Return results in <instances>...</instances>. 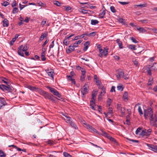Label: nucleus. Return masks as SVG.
<instances>
[{"mask_svg":"<svg viewBox=\"0 0 157 157\" xmlns=\"http://www.w3.org/2000/svg\"><path fill=\"white\" fill-rule=\"evenodd\" d=\"M50 94L46 92L43 96L45 98H48V96Z\"/></svg>","mask_w":157,"mask_h":157,"instance_id":"6e6d98bb","label":"nucleus"},{"mask_svg":"<svg viewBox=\"0 0 157 157\" xmlns=\"http://www.w3.org/2000/svg\"><path fill=\"white\" fill-rule=\"evenodd\" d=\"M98 23L99 21L97 20L92 19L91 20V24L93 25H95Z\"/></svg>","mask_w":157,"mask_h":157,"instance_id":"393cba45","label":"nucleus"},{"mask_svg":"<svg viewBox=\"0 0 157 157\" xmlns=\"http://www.w3.org/2000/svg\"><path fill=\"white\" fill-rule=\"evenodd\" d=\"M6 86H5L4 85H0V88L3 91H5V87Z\"/></svg>","mask_w":157,"mask_h":157,"instance_id":"37998d69","label":"nucleus"},{"mask_svg":"<svg viewBox=\"0 0 157 157\" xmlns=\"http://www.w3.org/2000/svg\"><path fill=\"white\" fill-rule=\"evenodd\" d=\"M47 74L48 76L51 78L53 80L54 79V77L55 75V73L54 70L52 71H51L50 72H48V73Z\"/></svg>","mask_w":157,"mask_h":157,"instance_id":"4468645a","label":"nucleus"},{"mask_svg":"<svg viewBox=\"0 0 157 157\" xmlns=\"http://www.w3.org/2000/svg\"><path fill=\"white\" fill-rule=\"evenodd\" d=\"M151 30L153 31L154 33L156 34V35L157 36V29L155 28H153L151 29Z\"/></svg>","mask_w":157,"mask_h":157,"instance_id":"e2e57ef3","label":"nucleus"},{"mask_svg":"<svg viewBox=\"0 0 157 157\" xmlns=\"http://www.w3.org/2000/svg\"><path fill=\"white\" fill-rule=\"evenodd\" d=\"M64 7L66 11H69L71 9V8L69 6H65Z\"/></svg>","mask_w":157,"mask_h":157,"instance_id":"052dcab7","label":"nucleus"},{"mask_svg":"<svg viewBox=\"0 0 157 157\" xmlns=\"http://www.w3.org/2000/svg\"><path fill=\"white\" fill-rule=\"evenodd\" d=\"M7 103L4 99L2 97H0V109L6 105Z\"/></svg>","mask_w":157,"mask_h":157,"instance_id":"39448f33","label":"nucleus"},{"mask_svg":"<svg viewBox=\"0 0 157 157\" xmlns=\"http://www.w3.org/2000/svg\"><path fill=\"white\" fill-rule=\"evenodd\" d=\"M147 146L149 149L155 152H157V146L152 144H147Z\"/></svg>","mask_w":157,"mask_h":157,"instance_id":"423d86ee","label":"nucleus"},{"mask_svg":"<svg viewBox=\"0 0 157 157\" xmlns=\"http://www.w3.org/2000/svg\"><path fill=\"white\" fill-rule=\"evenodd\" d=\"M115 86H112L111 89V90H110V92H115Z\"/></svg>","mask_w":157,"mask_h":157,"instance_id":"69168bd1","label":"nucleus"},{"mask_svg":"<svg viewBox=\"0 0 157 157\" xmlns=\"http://www.w3.org/2000/svg\"><path fill=\"white\" fill-rule=\"evenodd\" d=\"M117 88V90H118L122 91L124 89L123 85L118 86Z\"/></svg>","mask_w":157,"mask_h":157,"instance_id":"72a5a7b5","label":"nucleus"},{"mask_svg":"<svg viewBox=\"0 0 157 157\" xmlns=\"http://www.w3.org/2000/svg\"><path fill=\"white\" fill-rule=\"evenodd\" d=\"M152 132V129H149L147 130V132H146V136H149L150 134V133Z\"/></svg>","mask_w":157,"mask_h":157,"instance_id":"4c0bfd02","label":"nucleus"},{"mask_svg":"<svg viewBox=\"0 0 157 157\" xmlns=\"http://www.w3.org/2000/svg\"><path fill=\"white\" fill-rule=\"evenodd\" d=\"M128 92L126 91H125L124 92L123 95V98L124 100H128Z\"/></svg>","mask_w":157,"mask_h":157,"instance_id":"5701e85b","label":"nucleus"},{"mask_svg":"<svg viewBox=\"0 0 157 157\" xmlns=\"http://www.w3.org/2000/svg\"><path fill=\"white\" fill-rule=\"evenodd\" d=\"M27 49V47L26 46L21 45L18 48V55L22 56H24V55L22 52H26Z\"/></svg>","mask_w":157,"mask_h":157,"instance_id":"f03ea898","label":"nucleus"},{"mask_svg":"<svg viewBox=\"0 0 157 157\" xmlns=\"http://www.w3.org/2000/svg\"><path fill=\"white\" fill-rule=\"evenodd\" d=\"M87 128L91 132H96V133L98 132L96 129L90 125H87Z\"/></svg>","mask_w":157,"mask_h":157,"instance_id":"9d476101","label":"nucleus"},{"mask_svg":"<svg viewBox=\"0 0 157 157\" xmlns=\"http://www.w3.org/2000/svg\"><path fill=\"white\" fill-rule=\"evenodd\" d=\"M48 144L52 145L53 144V141L51 140H48L47 142Z\"/></svg>","mask_w":157,"mask_h":157,"instance_id":"09e8293b","label":"nucleus"},{"mask_svg":"<svg viewBox=\"0 0 157 157\" xmlns=\"http://www.w3.org/2000/svg\"><path fill=\"white\" fill-rule=\"evenodd\" d=\"M50 101L52 102H54L55 101V99H57V98L53 97L52 95L50 94L48 96V98Z\"/></svg>","mask_w":157,"mask_h":157,"instance_id":"2eb2a0df","label":"nucleus"},{"mask_svg":"<svg viewBox=\"0 0 157 157\" xmlns=\"http://www.w3.org/2000/svg\"><path fill=\"white\" fill-rule=\"evenodd\" d=\"M48 34L47 33H42L40 38V41H42L45 37H46L47 36Z\"/></svg>","mask_w":157,"mask_h":157,"instance_id":"f3484780","label":"nucleus"},{"mask_svg":"<svg viewBox=\"0 0 157 157\" xmlns=\"http://www.w3.org/2000/svg\"><path fill=\"white\" fill-rule=\"evenodd\" d=\"M54 40L52 42L51 44L49 45V47L50 48H52L53 47V46H54Z\"/></svg>","mask_w":157,"mask_h":157,"instance_id":"0e129e2a","label":"nucleus"},{"mask_svg":"<svg viewBox=\"0 0 157 157\" xmlns=\"http://www.w3.org/2000/svg\"><path fill=\"white\" fill-rule=\"evenodd\" d=\"M119 21L120 23H121L123 24H125V20L122 18L120 19L119 20Z\"/></svg>","mask_w":157,"mask_h":157,"instance_id":"5fc2aeb1","label":"nucleus"},{"mask_svg":"<svg viewBox=\"0 0 157 157\" xmlns=\"http://www.w3.org/2000/svg\"><path fill=\"white\" fill-rule=\"evenodd\" d=\"M9 3L7 1H4L3 2L1 3L2 6L5 7L7 6L8 5H9Z\"/></svg>","mask_w":157,"mask_h":157,"instance_id":"473e14b6","label":"nucleus"},{"mask_svg":"<svg viewBox=\"0 0 157 157\" xmlns=\"http://www.w3.org/2000/svg\"><path fill=\"white\" fill-rule=\"evenodd\" d=\"M42 52L41 53V60L43 61H44L46 60V58L45 57V51L43 50Z\"/></svg>","mask_w":157,"mask_h":157,"instance_id":"4be33fe9","label":"nucleus"},{"mask_svg":"<svg viewBox=\"0 0 157 157\" xmlns=\"http://www.w3.org/2000/svg\"><path fill=\"white\" fill-rule=\"evenodd\" d=\"M9 80L8 79L4 77H2V78L1 81L2 82H3L5 83L7 85L8 82H7L6 81H8Z\"/></svg>","mask_w":157,"mask_h":157,"instance_id":"cd10ccee","label":"nucleus"},{"mask_svg":"<svg viewBox=\"0 0 157 157\" xmlns=\"http://www.w3.org/2000/svg\"><path fill=\"white\" fill-rule=\"evenodd\" d=\"M3 26L4 27H7L8 26L9 22L6 19H5L2 21Z\"/></svg>","mask_w":157,"mask_h":157,"instance_id":"ddd939ff","label":"nucleus"},{"mask_svg":"<svg viewBox=\"0 0 157 157\" xmlns=\"http://www.w3.org/2000/svg\"><path fill=\"white\" fill-rule=\"evenodd\" d=\"M18 10L17 7H14L12 11V13L13 14H15L16 13H17L18 12Z\"/></svg>","mask_w":157,"mask_h":157,"instance_id":"e433bc0d","label":"nucleus"},{"mask_svg":"<svg viewBox=\"0 0 157 157\" xmlns=\"http://www.w3.org/2000/svg\"><path fill=\"white\" fill-rule=\"evenodd\" d=\"M96 32H94L90 33L89 34V36H94L96 34Z\"/></svg>","mask_w":157,"mask_h":157,"instance_id":"79ce46f5","label":"nucleus"},{"mask_svg":"<svg viewBox=\"0 0 157 157\" xmlns=\"http://www.w3.org/2000/svg\"><path fill=\"white\" fill-rule=\"evenodd\" d=\"M122 77H124V79L125 80L128 79L129 78L128 75L127 74H125V75H124Z\"/></svg>","mask_w":157,"mask_h":157,"instance_id":"bf43d9fd","label":"nucleus"},{"mask_svg":"<svg viewBox=\"0 0 157 157\" xmlns=\"http://www.w3.org/2000/svg\"><path fill=\"white\" fill-rule=\"evenodd\" d=\"M151 68L152 71H156L157 70V64L156 63L153 64V65L151 66Z\"/></svg>","mask_w":157,"mask_h":157,"instance_id":"b1692460","label":"nucleus"},{"mask_svg":"<svg viewBox=\"0 0 157 157\" xmlns=\"http://www.w3.org/2000/svg\"><path fill=\"white\" fill-rule=\"evenodd\" d=\"M68 39H67L66 36L65 37V39L63 40V44L67 46L69 44V42L68 41Z\"/></svg>","mask_w":157,"mask_h":157,"instance_id":"c85d7f7f","label":"nucleus"},{"mask_svg":"<svg viewBox=\"0 0 157 157\" xmlns=\"http://www.w3.org/2000/svg\"><path fill=\"white\" fill-rule=\"evenodd\" d=\"M117 71L118 73H117V75H116V77L117 79L120 80V78L121 77H122L124 75V73L122 69H119Z\"/></svg>","mask_w":157,"mask_h":157,"instance_id":"0eeeda50","label":"nucleus"},{"mask_svg":"<svg viewBox=\"0 0 157 157\" xmlns=\"http://www.w3.org/2000/svg\"><path fill=\"white\" fill-rule=\"evenodd\" d=\"M16 6V2L14 1L13 2L12 4V6L13 7H14Z\"/></svg>","mask_w":157,"mask_h":157,"instance_id":"774afa93","label":"nucleus"},{"mask_svg":"<svg viewBox=\"0 0 157 157\" xmlns=\"http://www.w3.org/2000/svg\"><path fill=\"white\" fill-rule=\"evenodd\" d=\"M123 110L122 109H121V114L122 116H124L125 115V112H124V110H125V109L124 108H123Z\"/></svg>","mask_w":157,"mask_h":157,"instance_id":"4d7b16f0","label":"nucleus"},{"mask_svg":"<svg viewBox=\"0 0 157 157\" xmlns=\"http://www.w3.org/2000/svg\"><path fill=\"white\" fill-rule=\"evenodd\" d=\"M79 11L81 13L83 14H86L87 13V11L84 9H81Z\"/></svg>","mask_w":157,"mask_h":157,"instance_id":"c03bdc74","label":"nucleus"},{"mask_svg":"<svg viewBox=\"0 0 157 157\" xmlns=\"http://www.w3.org/2000/svg\"><path fill=\"white\" fill-rule=\"evenodd\" d=\"M118 2L121 4L123 5H126L128 4V2H122L121 1Z\"/></svg>","mask_w":157,"mask_h":157,"instance_id":"864d4df0","label":"nucleus"},{"mask_svg":"<svg viewBox=\"0 0 157 157\" xmlns=\"http://www.w3.org/2000/svg\"><path fill=\"white\" fill-rule=\"evenodd\" d=\"M81 93L82 95V97L85 94H86L88 92V90L87 88L85 87V85H84L82 88L81 89Z\"/></svg>","mask_w":157,"mask_h":157,"instance_id":"6e6552de","label":"nucleus"},{"mask_svg":"<svg viewBox=\"0 0 157 157\" xmlns=\"http://www.w3.org/2000/svg\"><path fill=\"white\" fill-rule=\"evenodd\" d=\"M112 100L110 98H109L108 100L107 101V105H108V106H110L111 105V103L112 102Z\"/></svg>","mask_w":157,"mask_h":157,"instance_id":"ea45409f","label":"nucleus"},{"mask_svg":"<svg viewBox=\"0 0 157 157\" xmlns=\"http://www.w3.org/2000/svg\"><path fill=\"white\" fill-rule=\"evenodd\" d=\"M94 78L95 80V82L97 84V86L100 87L101 84V83L100 80H99L97 76V75H95L94 76Z\"/></svg>","mask_w":157,"mask_h":157,"instance_id":"1a4fd4ad","label":"nucleus"},{"mask_svg":"<svg viewBox=\"0 0 157 157\" xmlns=\"http://www.w3.org/2000/svg\"><path fill=\"white\" fill-rule=\"evenodd\" d=\"M29 89L32 90H34L36 89V88L35 86H30Z\"/></svg>","mask_w":157,"mask_h":157,"instance_id":"338daca9","label":"nucleus"},{"mask_svg":"<svg viewBox=\"0 0 157 157\" xmlns=\"http://www.w3.org/2000/svg\"><path fill=\"white\" fill-rule=\"evenodd\" d=\"M127 140H128L131 141L132 142H134V143H138L139 142V140H134L130 139H129L128 138H127Z\"/></svg>","mask_w":157,"mask_h":157,"instance_id":"de8ad7c7","label":"nucleus"},{"mask_svg":"<svg viewBox=\"0 0 157 157\" xmlns=\"http://www.w3.org/2000/svg\"><path fill=\"white\" fill-rule=\"evenodd\" d=\"M54 4L58 6H60L61 5V3L59 2V1H54Z\"/></svg>","mask_w":157,"mask_h":157,"instance_id":"c9c22d12","label":"nucleus"},{"mask_svg":"<svg viewBox=\"0 0 157 157\" xmlns=\"http://www.w3.org/2000/svg\"><path fill=\"white\" fill-rule=\"evenodd\" d=\"M16 38H13L12 40L10 41V45H12L13 44L14 42L16 41Z\"/></svg>","mask_w":157,"mask_h":157,"instance_id":"49530a36","label":"nucleus"},{"mask_svg":"<svg viewBox=\"0 0 157 157\" xmlns=\"http://www.w3.org/2000/svg\"><path fill=\"white\" fill-rule=\"evenodd\" d=\"M95 106V101H90V108L93 110H96L94 106Z\"/></svg>","mask_w":157,"mask_h":157,"instance_id":"6ab92c4d","label":"nucleus"},{"mask_svg":"<svg viewBox=\"0 0 157 157\" xmlns=\"http://www.w3.org/2000/svg\"><path fill=\"white\" fill-rule=\"evenodd\" d=\"M99 51L101 53L103 54L105 56H106L107 55V49H105V48H104V50H103L101 48H99Z\"/></svg>","mask_w":157,"mask_h":157,"instance_id":"9b49d317","label":"nucleus"},{"mask_svg":"<svg viewBox=\"0 0 157 157\" xmlns=\"http://www.w3.org/2000/svg\"><path fill=\"white\" fill-rule=\"evenodd\" d=\"M137 29L138 30H139L140 32L143 33H144L146 32V30L144 29L143 28L140 27L138 28L137 27Z\"/></svg>","mask_w":157,"mask_h":157,"instance_id":"a878e982","label":"nucleus"},{"mask_svg":"<svg viewBox=\"0 0 157 157\" xmlns=\"http://www.w3.org/2000/svg\"><path fill=\"white\" fill-rule=\"evenodd\" d=\"M6 154L2 151L0 150V157H5Z\"/></svg>","mask_w":157,"mask_h":157,"instance_id":"f704fd0d","label":"nucleus"},{"mask_svg":"<svg viewBox=\"0 0 157 157\" xmlns=\"http://www.w3.org/2000/svg\"><path fill=\"white\" fill-rule=\"evenodd\" d=\"M102 132L103 134L104 135H106L107 137L109 140L113 142L114 144H116L117 145H118V144L117 141L114 138L111 136L109 135H108L105 132L103 131V130L102 131Z\"/></svg>","mask_w":157,"mask_h":157,"instance_id":"20e7f679","label":"nucleus"},{"mask_svg":"<svg viewBox=\"0 0 157 157\" xmlns=\"http://www.w3.org/2000/svg\"><path fill=\"white\" fill-rule=\"evenodd\" d=\"M138 111L140 115H141L143 114V113L142 111L141 107L140 106H139L138 107Z\"/></svg>","mask_w":157,"mask_h":157,"instance_id":"58836bf2","label":"nucleus"},{"mask_svg":"<svg viewBox=\"0 0 157 157\" xmlns=\"http://www.w3.org/2000/svg\"><path fill=\"white\" fill-rule=\"evenodd\" d=\"M46 19H44L43 20L42 22H41V24L43 25H44L46 24Z\"/></svg>","mask_w":157,"mask_h":157,"instance_id":"680f3d73","label":"nucleus"},{"mask_svg":"<svg viewBox=\"0 0 157 157\" xmlns=\"http://www.w3.org/2000/svg\"><path fill=\"white\" fill-rule=\"evenodd\" d=\"M144 117L146 119H148V117H150V124L155 127H157V123L155 122V118H154L152 109L151 107H148L147 110L145 109L144 111Z\"/></svg>","mask_w":157,"mask_h":157,"instance_id":"f257e3e1","label":"nucleus"},{"mask_svg":"<svg viewBox=\"0 0 157 157\" xmlns=\"http://www.w3.org/2000/svg\"><path fill=\"white\" fill-rule=\"evenodd\" d=\"M141 128L139 127L136 130L135 132V133L136 134H138L139 133V132H140V131L141 130Z\"/></svg>","mask_w":157,"mask_h":157,"instance_id":"13d9d810","label":"nucleus"},{"mask_svg":"<svg viewBox=\"0 0 157 157\" xmlns=\"http://www.w3.org/2000/svg\"><path fill=\"white\" fill-rule=\"evenodd\" d=\"M105 14V11H103L101 13L99 14V16H100V18H102L104 17V15Z\"/></svg>","mask_w":157,"mask_h":157,"instance_id":"2f4dec72","label":"nucleus"},{"mask_svg":"<svg viewBox=\"0 0 157 157\" xmlns=\"http://www.w3.org/2000/svg\"><path fill=\"white\" fill-rule=\"evenodd\" d=\"M63 154L64 156L65 157H68L70 155L69 154L66 152H64Z\"/></svg>","mask_w":157,"mask_h":157,"instance_id":"603ef678","label":"nucleus"},{"mask_svg":"<svg viewBox=\"0 0 157 157\" xmlns=\"http://www.w3.org/2000/svg\"><path fill=\"white\" fill-rule=\"evenodd\" d=\"M147 4L145 3L144 4H140L139 5H136L134 6L135 8H136L137 7H139L140 8H143L147 6Z\"/></svg>","mask_w":157,"mask_h":157,"instance_id":"aec40b11","label":"nucleus"},{"mask_svg":"<svg viewBox=\"0 0 157 157\" xmlns=\"http://www.w3.org/2000/svg\"><path fill=\"white\" fill-rule=\"evenodd\" d=\"M72 128L75 129H77L78 128L75 123L73 121L69 124Z\"/></svg>","mask_w":157,"mask_h":157,"instance_id":"412c9836","label":"nucleus"},{"mask_svg":"<svg viewBox=\"0 0 157 157\" xmlns=\"http://www.w3.org/2000/svg\"><path fill=\"white\" fill-rule=\"evenodd\" d=\"M111 11L113 13H115L116 12V10L115 9V7L113 6H112L110 7V8Z\"/></svg>","mask_w":157,"mask_h":157,"instance_id":"a19ab883","label":"nucleus"},{"mask_svg":"<svg viewBox=\"0 0 157 157\" xmlns=\"http://www.w3.org/2000/svg\"><path fill=\"white\" fill-rule=\"evenodd\" d=\"M128 48L132 50H136V49L135 45H129Z\"/></svg>","mask_w":157,"mask_h":157,"instance_id":"c756f323","label":"nucleus"},{"mask_svg":"<svg viewBox=\"0 0 157 157\" xmlns=\"http://www.w3.org/2000/svg\"><path fill=\"white\" fill-rule=\"evenodd\" d=\"M69 48L66 49V52L69 53L75 50V47L73 45H70L69 46Z\"/></svg>","mask_w":157,"mask_h":157,"instance_id":"f8f14e48","label":"nucleus"},{"mask_svg":"<svg viewBox=\"0 0 157 157\" xmlns=\"http://www.w3.org/2000/svg\"><path fill=\"white\" fill-rule=\"evenodd\" d=\"M64 120L66 121L67 123L69 124L72 121L71 120V118L69 117H67V119H65Z\"/></svg>","mask_w":157,"mask_h":157,"instance_id":"bb28decb","label":"nucleus"},{"mask_svg":"<svg viewBox=\"0 0 157 157\" xmlns=\"http://www.w3.org/2000/svg\"><path fill=\"white\" fill-rule=\"evenodd\" d=\"M8 86H6L5 87V89L4 91H6L8 92H11L13 91L12 88L10 86L8 85H7Z\"/></svg>","mask_w":157,"mask_h":157,"instance_id":"a211bd4d","label":"nucleus"},{"mask_svg":"<svg viewBox=\"0 0 157 157\" xmlns=\"http://www.w3.org/2000/svg\"><path fill=\"white\" fill-rule=\"evenodd\" d=\"M116 42L118 44L119 48L120 49H122L123 48V46L122 45V42L120 40V39H117L116 40Z\"/></svg>","mask_w":157,"mask_h":157,"instance_id":"dca6fc26","label":"nucleus"},{"mask_svg":"<svg viewBox=\"0 0 157 157\" xmlns=\"http://www.w3.org/2000/svg\"><path fill=\"white\" fill-rule=\"evenodd\" d=\"M105 89L104 87H102V91L101 92L99 95L102 96L105 94Z\"/></svg>","mask_w":157,"mask_h":157,"instance_id":"7c9ffc66","label":"nucleus"},{"mask_svg":"<svg viewBox=\"0 0 157 157\" xmlns=\"http://www.w3.org/2000/svg\"><path fill=\"white\" fill-rule=\"evenodd\" d=\"M140 135L143 136H146V130H143L141 132Z\"/></svg>","mask_w":157,"mask_h":157,"instance_id":"8fccbe9b","label":"nucleus"},{"mask_svg":"<svg viewBox=\"0 0 157 157\" xmlns=\"http://www.w3.org/2000/svg\"><path fill=\"white\" fill-rule=\"evenodd\" d=\"M130 39L132 40V42L134 43H138V41L136 40V39L133 37H131Z\"/></svg>","mask_w":157,"mask_h":157,"instance_id":"a18cd8bd","label":"nucleus"},{"mask_svg":"<svg viewBox=\"0 0 157 157\" xmlns=\"http://www.w3.org/2000/svg\"><path fill=\"white\" fill-rule=\"evenodd\" d=\"M108 113L110 114H113V110L111 108L109 107L108 110Z\"/></svg>","mask_w":157,"mask_h":157,"instance_id":"3c124183","label":"nucleus"},{"mask_svg":"<svg viewBox=\"0 0 157 157\" xmlns=\"http://www.w3.org/2000/svg\"><path fill=\"white\" fill-rule=\"evenodd\" d=\"M46 87L54 95L57 96L59 98L61 97V95L55 88H52L49 86H47Z\"/></svg>","mask_w":157,"mask_h":157,"instance_id":"7ed1b4c3","label":"nucleus"}]
</instances>
